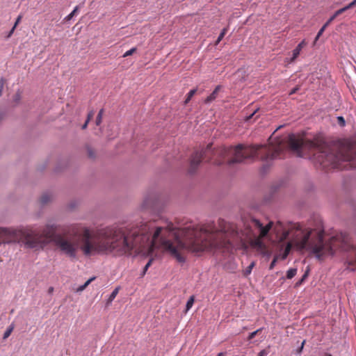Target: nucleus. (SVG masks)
Wrapping results in <instances>:
<instances>
[{
  "instance_id": "nucleus-21",
  "label": "nucleus",
  "mask_w": 356,
  "mask_h": 356,
  "mask_svg": "<svg viewBox=\"0 0 356 356\" xmlns=\"http://www.w3.org/2000/svg\"><path fill=\"white\" fill-rule=\"evenodd\" d=\"M268 354V351L267 350H262L259 353L258 356H266Z\"/></svg>"
},
{
  "instance_id": "nucleus-4",
  "label": "nucleus",
  "mask_w": 356,
  "mask_h": 356,
  "mask_svg": "<svg viewBox=\"0 0 356 356\" xmlns=\"http://www.w3.org/2000/svg\"><path fill=\"white\" fill-rule=\"evenodd\" d=\"M95 279V277H92L88 280L83 285L79 286L76 290V292H81L86 289V288Z\"/></svg>"
},
{
  "instance_id": "nucleus-6",
  "label": "nucleus",
  "mask_w": 356,
  "mask_h": 356,
  "mask_svg": "<svg viewBox=\"0 0 356 356\" xmlns=\"http://www.w3.org/2000/svg\"><path fill=\"white\" fill-rule=\"evenodd\" d=\"M352 5H350V3L348 5H347L346 6L341 8V9H339L338 10H337L334 15L337 17H338L339 15L342 14L343 13H344L345 11H346L348 9H350L352 8Z\"/></svg>"
},
{
  "instance_id": "nucleus-16",
  "label": "nucleus",
  "mask_w": 356,
  "mask_h": 356,
  "mask_svg": "<svg viewBox=\"0 0 356 356\" xmlns=\"http://www.w3.org/2000/svg\"><path fill=\"white\" fill-rule=\"evenodd\" d=\"M337 123H338L341 127H344V126H345V124H346V122H345L344 118H343L342 116H339V117H337Z\"/></svg>"
},
{
  "instance_id": "nucleus-17",
  "label": "nucleus",
  "mask_w": 356,
  "mask_h": 356,
  "mask_svg": "<svg viewBox=\"0 0 356 356\" xmlns=\"http://www.w3.org/2000/svg\"><path fill=\"white\" fill-rule=\"evenodd\" d=\"M261 329H258L256 331L251 332L249 334L248 339V340L252 339L259 332H261Z\"/></svg>"
},
{
  "instance_id": "nucleus-35",
  "label": "nucleus",
  "mask_w": 356,
  "mask_h": 356,
  "mask_svg": "<svg viewBox=\"0 0 356 356\" xmlns=\"http://www.w3.org/2000/svg\"><path fill=\"white\" fill-rule=\"evenodd\" d=\"M225 353H220L218 356H225Z\"/></svg>"
},
{
  "instance_id": "nucleus-37",
  "label": "nucleus",
  "mask_w": 356,
  "mask_h": 356,
  "mask_svg": "<svg viewBox=\"0 0 356 356\" xmlns=\"http://www.w3.org/2000/svg\"><path fill=\"white\" fill-rule=\"evenodd\" d=\"M17 99H19V94H17Z\"/></svg>"
},
{
  "instance_id": "nucleus-7",
  "label": "nucleus",
  "mask_w": 356,
  "mask_h": 356,
  "mask_svg": "<svg viewBox=\"0 0 356 356\" xmlns=\"http://www.w3.org/2000/svg\"><path fill=\"white\" fill-rule=\"evenodd\" d=\"M197 89H193L188 92L187 94L186 98L184 101V104H187L191 99V98L194 96V95L196 93Z\"/></svg>"
},
{
  "instance_id": "nucleus-28",
  "label": "nucleus",
  "mask_w": 356,
  "mask_h": 356,
  "mask_svg": "<svg viewBox=\"0 0 356 356\" xmlns=\"http://www.w3.org/2000/svg\"><path fill=\"white\" fill-rule=\"evenodd\" d=\"M306 277H307V274H305V275L302 276V279H301L298 282H297V283H296V285L298 286V285H299V284H302V282L304 281V280H305V278Z\"/></svg>"
},
{
  "instance_id": "nucleus-12",
  "label": "nucleus",
  "mask_w": 356,
  "mask_h": 356,
  "mask_svg": "<svg viewBox=\"0 0 356 356\" xmlns=\"http://www.w3.org/2000/svg\"><path fill=\"white\" fill-rule=\"evenodd\" d=\"M79 10V6H76L74 8V9L72 10V12L71 13H70L65 18V19L68 21V20H70L77 13Z\"/></svg>"
},
{
  "instance_id": "nucleus-34",
  "label": "nucleus",
  "mask_w": 356,
  "mask_h": 356,
  "mask_svg": "<svg viewBox=\"0 0 356 356\" xmlns=\"http://www.w3.org/2000/svg\"><path fill=\"white\" fill-rule=\"evenodd\" d=\"M328 25H326V24H325L322 27L321 29H323V31H325L326 27Z\"/></svg>"
},
{
  "instance_id": "nucleus-10",
  "label": "nucleus",
  "mask_w": 356,
  "mask_h": 356,
  "mask_svg": "<svg viewBox=\"0 0 356 356\" xmlns=\"http://www.w3.org/2000/svg\"><path fill=\"white\" fill-rule=\"evenodd\" d=\"M297 273L296 268H290L287 270L286 277L288 279H292Z\"/></svg>"
},
{
  "instance_id": "nucleus-31",
  "label": "nucleus",
  "mask_w": 356,
  "mask_h": 356,
  "mask_svg": "<svg viewBox=\"0 0 356 356\" xmlns=\"http://www.w3.org/2000/svg\"><path fill=\"white\" fill-rule=\"evenodd\" d=\"M88 122H88L87 120L86 121V122H85V123L83 124V126H82V129H86V127H87V126H88Z\"/></svg>"
},
{
  "instance_id": "nucleus-8",
  "label": "nucleus",
  "mask_w": 356,
  "mask_h": 356,
  "mask_svg": "<svg viewBox=\"0 0 356 356\" xmlns=\"http://www.w3.org/2000/svg\"><path fill=\"white\" fill-rule=\"evenodd\" d=\"M119 287L115 288L113 292L111 293L108 299V304L111 303L116 297L119 292Z\"/></svg>"
},
{
  "instance_id": "nucleus-1",
  "label": "nucleus",
  "mask_w": 356,
  "mask_h": 356,
  "mask_svg": "<svg viewBox=\"0 0 356 356\" xmlns=\"http://www.w3.org/2000/svg\"><path fill=\"white\" fill-rule=\"evenodd\" d=\"M22 242L26 248L42 249L53 243L57 250L70 259L81 250L85 256L96 254H142L149 256L161 247L179 263L185 261V250L201 253V225L175 229L172 225L155 228L154 223L111 226L91 234L86 227L74 225L63 233L57 226L47 225L42 230L26 227L17 229L0 227V245Z\"/></svg>"
},
{
  "instance_id": "nucleus-32",
  "label": "nucleus",
  "mask_w": 356,
  "mask_h": 356,
  "mask_svg": "<svg viewBox=\"0 0 356 356\" xmlns=\"http://www.w3.org/2000/svg\"><path fill=\"white\" fill-rule=\"evenodd\" d=\"M304 344H305V341H302V345H301V347H300V348H299V350H298V353H299L302 351V348H303V346H304Z\"/></svg>"
},
{
  "instance_id": "nucleus-18",
  "label": "nucleus",
  "mask_w": 356,
  "mask_h": 356,
  "mask_svg": "<svg viewBox=\"0 0 356 356\" xmlns=\"http://www.w3.org/2000/svg\"><path fill=\"white\" fill-rule=\"evenodd\" d=\"M13 328L12 327L7 329V330L3 334V339H6L10 335L11 332H13Z\"/></svg>"
},
{
  "instance_id": "nucleus-5",
  "label": "nucleus",
  "mask_w": 356,
  "mask_h": 356,
  "mask_svg": "<svg viewBox=\"0 0 356 356\" xmlns=\"http://www.w3.org/2000/svg\"><path fill=\"white\" fill-rule=\"evenodd\" d=\"M254 266L255 263L254 261L251 262V264L243 270V275L245 277L248 276L251 273L252 270Z\"/></svg>"
},
{
  "instance_id": "nucleus-30",
  "label": "nucleus",
  "mask_w": 356,
  "mask_h": 356,
  "mask_svg": "<svg viewBox=\"0 0 356 356\" xmlns=\"http://www.w3.org/2000/svg\"><path fill=\"white\" fill-rule=\"evenodd\" d=\"M228 31V28H224L222 31H221V34H222L223 35H225V34L227 33Z\"/></svg>"
},
{
  "instance_id": "nucleus-2",
  "label": "nucleus",
  "mask_w": 356,
  "mask_h": 356,
  "mask_svg": "<svg viewBox=\"0 0 356 356\" xmlns=\"http://www.w3.org/2000/svg\"><path fill=\"white\" fill-rule=\"evenodd\" d=\"M307 45V42L305 40H303L300 43L298 44V46L293 51V56L290 58L288 63H291L295 61V60L298 57L300 53L302 48Z\"/></svg>"
},
{
  "instance_id": "nucleus-27",
  "label": "nucleus",
  "mask_w": 356,
  "mask_h": 356,
  "mask_svg": "<svg viewBox=\"0 0 356 356\" xmlns=\"http://www.w3.org/2000/svg\"><path fill=\"white\" fill-rule=\"evenodd\" d=\"M15 26H13V27L12 28V29L10 31V32L8 33V35H7V38H10L13 33H14L15 31Z\"/></svg>"
},
{
  "instance_id": "nucleus-15",
  "label": "nucleus",
  "mask_w": 356,
  "mask_h": 356,
  "mask_svg": "<svg viewBox=\"0 0 356 356\" xmlns=\"http://www.w3.org/2000/svg\"><path fill=\"white\" fill-rule=\"evenodd\" d=\"M137 49L136 47H133L131 48V49L127 51L124 55H123V57L125 58V57H127V56H129L131 55H132L134 53H135Z\"/></svg>"
},
{
  "instance_id": "nucleus-29",
  "label": "nucleus",
  "mask_w": 356,
  "mask_h": 356,
  "mask_svg": "<svg viewBox=\"0 0 356 356\" xmlns=\"http://www.w3.org/2000/svg\"><path fill=\"white\" fill-rule=\"evenodd\" d=\"M298 89H299V88H298V87H296V88H295L292 89L289 94H290V95H293V94L296 93V91H298Z\"/></svg>"
},
{
  "instance_id": "nucleus-11",
  "label": "nucleus",
  "mask_w": 356,
  "mask_h": 356,
  "mask_svg": "<svg viewBox=\"0 0 356 356\" xmlns=\"http://www.w3.org/2000/svg\"><path fill=\"white\" fill-rule=\"evenodd\" d=\"M103 113H104V110L103 109H101L99 113H98V115L96 118V124L98 126L101 124L102 122V116H103Z\"/></svg>"
},
{
  "instance_id": "nucleus-9",
  "label": "nucleus",
  "mask_w": 356,
  "mask_h": 356,
  "mask_svg": "<svg viewBox=\"0 0 356 356\" xmlns=\"http://www.w3.org/2000/svg\"><path fill=\"white\" fill-rule=\"evenodd\" d=\"M50 200H51V195L47 193H44L40 197V202L42 204H47V202H49L50 201Z\"/></svg>"
},
{
  "instance_id": "nucleus-24",
  "label": "nucleus",
  "mask_w": 356,
  "mask_h": 356,
  "mask_svg": "<svg viewBox=\"0 0 356 356\" xmlns=\"http://www.w3.org/2000/svg\"><path fill=\"white\" fill-rule=\"evenodd\" d=\"M289 235V232H284L281 237V240H284L286 239L288 236Z\"/></svg>"
},
{
  "instance_id": "nucleus-23",
  "label": "nucleus",
  "mask_w": 356,
  "mask_h": 356,
  "mask_svg": "<svg viewBox=\"0 0 356 356\" xmlns=\"http://www.w3.org/2000/svg\"><path fill=\"white\" fill-rule=\"evenodd\" d=\"M22 15H19L15 21V23L14 24V26H15V28L17 27V26L19 24V23L20 22L21 19H22Z\"/></svg>"
},
{
  "instance_id": "nucleus-33",
  "label": "nucleus",
  "mask_w": 356,
  "mask_h": 356,
  "mask_svg": "<svg viewBox=\"0 0 356 356\" xmlns=\"http://www.w3.org/2000/svg\"><path fill=\"white\" fill-rule=\"evenodd\" d=\"M350 5H352V7L353 8L356 5V0H353L351 3H350Z\"/></svg>"
},
{
  "instance_id": "nucleus-14",
  "label": "nucleus",
  "mask_w": 356,
  "mask_h": 356,
  "mask_svg": "<svg viewBox=\"0 0 356 356\" xmlns=\"http://www.w3.org/2000/svg\"><path fill=\"white\" fill-rule=\"evenodd\" d=\"M152 261H153V259L152 258L149 259V260L148 261V262L146 264V265L145 266V267L143 268L142 276L145 275V274L146 273L147 269L152 265Z\"/></svg>"
},
{
  "instance_id": "nucleus-25",
  "label": "nucleus",
  "mask_w": 356,
  "mask_h": 356,
  "mask_svg": "<svg viewBox=\"0 0 356 356\" xmlns=\"http://www.w3.org/2000/svg\"><path fill=\"white\" fill-rule=\"evenodd\" d=\"M225 35H223L222 34L220 33L216 42V44H218L222 40V38H224Z\"/></svg>"
},
{
  "instance_id": "nucleus-13",
  "label": "nucleus",
  "mask_w": 356,
  "mask_h": 356,
  "mask_svg": "<svg viewBox=\"0 0 356 356\" xmlns=\"http://www.w3.org/2000/svg\"><path fill=\"white\" fill-rule=\"evenodd\" d=\"M193 303H194V297L191 296V297H190V298L188 299V300L187 301V303H186V312L192 307Z\"/></svg>"
},
{
  "instance_id": "nucleus-3",
  "label": "nucleus",
  "mask_w": 356,
  "mask_h": 356,
  "mask_svg": "<svg viewBox=\"0 0 356 356\" xmlns=\"http://www.w3.org/2000/svg\"><path fill=\"white\" fill-rule=\"evenodd\" d=\"M221 89V86H217L214 90L211 93L210 95H209L204 100L205 104H209L211 102L214 101L218 95V92Z\"/></svg>"
},
{
  "instance_id": "nucleus-38",
  "label": "nucleus",
  "mask_w": 356,
  "mask_h": 356,
  "mask_svg": "<svg viewBox=\"0 0 356 356\" xmlns=\"http://www.w3.org/2000/svg\"><path fill=\"white\" fill-rule=\"evenodd\" d=\"M329 356H332L331 355H330Z\"/></svg>"
},
{
  "instance_id": "nucleus-26",
  "label": "nucleus",
  "mask_w": 356,
  "mask_h": 356,
  "mask_svg": "<svg viewBox=\"0 0 356 356\" xmlns=\"http://www.w3.org/2000/svg\"><path fill=\"white\" fill-rule=\"evenodd\" d=\"M336 18V17L333 15L325 23L326 25H330V24Z\"/></svg>"
},
{
  "instance_id": "nucleus-19",
  "label": "nucleus",
  "mask_w": 356,
  "mask_h": 356,
  "mask_svg": "<svg viewBox=\"0 0 356 356\" xmlns=\"http://www.w3.org/2000/svg\"><path fill=\"white\" fill-rule=\"evenodd\" d=\"M323 32H324V31H323V29H321L319 30V31L318 32L317 35H316V38H315V41H314V42L318 40V38H319L321 37V35L323 33Z\"/></svg>"
},
{
  "instance_id": "nucleus-22",
  "label": "nucleus",
  "mask_w": 356,
  "mask_h": 356,
  "mask_svg": "<svg viewBox=\"0 0 356 356\" xmlns=\"http://www.w3.org/2000/svg\"><path fill=\"white\" fill-rule=\"evenodd\" d=\"M93 116H94V112L92 111L88 113L86 120L88 122H90V120L93 118Z\"/></svg>"
},
{
  "instance_id": "nucleus-20",
  "label": "nucleus",
  "mask_w": 356,
  "mask_h": 356,
  "mask_svg": "<svg viewBox=\"0 0 356 356\" xmlns=\"http://www.w3.org/2000/svg\"><path fill=\"white\" fill-rule=\"evenodd\" d=\"M277 262V258H274L273 260L271 261L270 264V266H269V269L270 270H272L274 266H275V264Z\"/></svg>"
},
{
  "instance_id": "nucleus-36",
  "label": "nucleus",
  "mask_w": 356,
  "mask_h": 356,
  "mask_svg": "<svg viewBox=\"0 0 356 356\" xmlns=\"http://www.w3.org/2000/svg\"><path fill=\"white\" fill-rule=\"evenodd\" d=\"M53 290H54L53 287H50V288L49 289V293H51V292L53 291Z\"/></svg>"
}]
</instances>
